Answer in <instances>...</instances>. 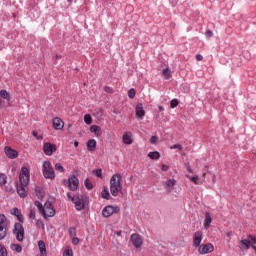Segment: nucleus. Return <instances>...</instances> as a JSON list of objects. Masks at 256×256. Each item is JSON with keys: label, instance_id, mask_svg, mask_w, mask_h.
Returning <instances> with one entry per match:
<instances>
[{"label": "nucleus", "instance_id": "32", "mask_svg": "<svg viewBox=\"0 0 256 256\" xmlns=\"http://www.w3.org/2000/svg\"><path fill=\"white\" fill-rule=\"evenodd\" d=\"M7 183V175L5 174H0V187H3Z\"/></svg>", "mask_w": 256, "mask_h": 256}, {"label": "nucleus", "instance_id": "15", "mask_svg": "<svg viewBox=\"0 0 256 256\" xmlns=\"http://www.w3.org/2000/svg\"><path fill=\"white\" fill-rule=\"evenodd\" d=\"M53 127L56 130H61V129H63V127H65V122H63V120H61V118L56 117L53 119Z\"/></svg>", "mask_w": 256, "mask_h": 256}, {"label": "nucleus", "instance_id": "24", "mask_svg": "<svg viewBox=\"0 0 256 256\" xmlns=\"http://www.w3.org/2000/svg\"><path fill=\"white\" fill-rule=\"evenodd\" d=\"M10 249L12 251H15L16 253H21L23 251V247L21 246V244H11Z\"/></svg>", "mask_w": 256, "mask_h": 256}, {"label": "nucleus", "instance_id": "22", "mask_svg": "<svg viewBox=\"0 0 256 256\" xmlns=\"http://www.w3.org/2000/svg\"><path fill=\"white\" fill-rule=\"evenodd\" d=\"M38 247L41 255H47V248L45 247V242L43 240L38 242Z\"/></svg>", "mask_w": 256, "mask_h": 256}, {"label": "nucleus", "instance_id": "62", "mask_svg": "<svg viewBox=\"0 0 256 256\" xmlns=\"http://www.w3.org/2000/svg\"><path fill=\"white\" fill-rule=\"evenodd\" d=\"M205 175H207L206 173L203 174V177H205Z\"/></svg>", "mask_w": 256, "mask_h": 256}, {"label": "nucleus", "instance_id": "37", "mask_svg": "<svg viewBox=\"0 0 256 256\" xmlns=\"http://www.w3.org/2000/svg\"><path fill=\"white\" fill-rule=\"evenodd\" d=\"M7 248H5L3 245H0V256H7Z\"/></svg>", "mask_w": 256, "mask_h": 256}, {"label": "nucleus", "instance_id": "28", "mask_svg": "<svg viewBox=\"0 0 256 256\" xmlns=\"http://www.w3.org/2000/svg\"><path fill=\"white\" fill-rule=\"evenodd\" d=\"M162 75L163 77L167 80V79H171V71L169 70V68H165L162 70Z\"/></svg>", "mask_w": 256, "mask_h": 256}, {"label": "nucleus", "instance_id": "46", "mask_svg": "<svg viewBox=\"0 0 256 256\" xmlns=\"http://www.w3.org/2000/svg\"><path fill=\"white\" fill-rule=\"evenodd\" d=\"M248 239H250V243H253V245H256V238L253 235H249Z\"/></svg>", "mask_w": 256, "mask_h": 256}, {"label": "nucleus", "instance_id": "6", "mask_svg": "<svg viewBox=\"0 0 256 256\" xmlns=\"http://www.w3.org/2000/svg\"><path fill=\"white\" fill-rule=\"evenodd\" d=\"M43 176L45 179H55V170L49 161L43 163Z\"/></svg>", "mask_w": 256, "mask_h": 256}, {"label": "nucleus", "instance_id": "34", "mask_svg": "<svg viewBox=\"0 0 256 256\" xmlns=\"http://www.w3.org/2000/svg\"><path fill=\"white\" fill-rule=\"evenodd\" d=\"M94 175H97L99 179H103V170L102 169H96L93 171Z\"/></svg>", "mask_w": 256, "mask_h": 256}, {"label": "nucleus", "instance_id": "10", "mask_svg": "<svg viewBox=\"0 0 256 256\" xmlns=\"http://www.w3.org/2000/svg\"><path fill=\"white\" fill-rule=\"evenodd\" d=\"M43 151L45 155H48V157H51V155H53V153L57 151V146L55 144L46 142L44 143Z\"/></svg>", "mask_w": 256, "mask_h": 256}, {"label": "nucleus", "instance_id": "49", "mask_svg": "<svg viewBox=\"0 0 256 256\" xmlns=\"http://www.w3.org/2000/svg\"><path fill=\"white\" fill-rule=\"evenodd\" d=\"M29 218L30 219H35V210H33V209L30 210Z\"/></svg>", "mask_w": 256, "mask_h": 256}, {"label": "nucleus", "instance_id": "20", "mask_svg": "<svg viewBox=\"0 0 256 256\" xmlns=\"http://www.w3.org/2000/svg\"><path fill=\"white\" fill-rule=\"evenodd\" d=\"M90 131L91 133H94L96 137H101V126L92 125Z\"/></svg>", "mask_w": 256, "mask_h": 256}, {"label": "nucleus", "instance_id": "39", "mask_svg": "<svg viewBox=\"0 0 256 256\" xmlns=\"http://www.w3.org/2000/svg\"><path fill=\"white\" fill-rule=\"evenodd\" d=\"M21 213V210L19 208H14L11 210V215H14V217H17Z\"/></svg>", "mask_w": 256, "mask_h": 256}, {"label": "nucleus", "instance_id": "30", "mask_svg": "<svg viewBox=\"0 0 256 256\" xmlns=\"http://www.w3.org/2000/svg\"><path fill=\"white\" fill-rule=\"evenodd\" d=\"M7 237V228H0V241Z\"/></svg>", "mask_w": 256, "mask_h": 256}, {"label": "nucleus", "instance_id": "21", "mask_svg": "<svg viewBox=\"0 0 256 256\" xmlns=\"http://www.w3.org/2000/svg\"><path fill=\"white\" fill-rule=\"evenodd\" d=\"M95 147H97V141L95 139H91L87 142L88 151H95Z\"/></svg>", "mask_w": 256, "mask_h": 256}, {"label": "nucleus", "instance_id": "53", "mask_svg": "<svg viewBox=\"0 0 256 256\" xmlns=\"http://www.w3.org/2000/svg\"><path fill=\"white\" fill-rule=\"evenodd\" d=\"M162 171H169V167L165 164L162 165Z\"/></svg>", "mask_w": 256, "mask_h": 256}, {"label": "nucleus", "instance_id": "9", "mask_svg": "<svg viewBox=\"0 0 256 256\" xmlns=\"http://www.w3.org/2000/svg\"><path fill=\"white\" fill-rule=\"evenodd\" d=\"M214 251H215V246H213L212 243L201 244L198 247V253L200 255H207L209 253H213Z\"/></svg>", "mask_w": 256, "mask_h": 256}, {"label": "nucleus", "instance_id": "17", "mask_svg": "<svg viewBox=\"0 0 256 256\" xmlns=\"http://www.w3.org/2000/svg\"><path fill=\"white\" fill-rule=\"evenodd\" d=\"M122 141L125 145H132L133 144V138H131V132H125Z\"/></svg>", "mask_w": 256, "mask_h": 256}, {"label": "nucleus", "instance_id": "2", "mask_svg": "<svg viewBox=\"0 0 256 256\" xmlns=\"http://www.w3.org/2000/svg\"><path fill=\"white\" fill-rule=\"evenodd\" d=\"M123 177L121 174H114L110 179V193L113 197H118L119 193L123 191V186L121 185Z\"/></svg>", "mask_w": 256, "mask_h": 256}, {"label": "nucleus", "instance_id": "41", "mask_svg": "<svg viewBox=\"0 0 256 256\" xmlns=\"http://www.w3.org/2000/svg\"><path fill=\"white\" fill-rule=\"evenodd\" d=\"M177 105H179V101L174 99L170 102V107L171 109H175V107H177Z\"/></svg>", "mask_w": 256, "mask_h": 256}, {"label": "nucleus", "instance_id": "36", "mask_svg": "<svg viewBox=\"0 0 256 256\" xmlns=\"http://www.w3.org/2000/svg\"><path fill=\"white\" fill-rule=\"evenodd\" d=\"M63 256H73V249L66 248L63 252Z\"/></svg>", "mask_w": 256, "mask_h": 256}, {"label": "nucleus", "instance_id": "14", "mask_svg": "<svg viewBox=\"0 0 256 256\" xmlns=\"http://www.w3.org/2000/svg\"><path fill=\"white\" fill-rule=\"evenodd\" d=\"M131 242L133 243L134 247H136V249H139V247L143 245V239H141L139 234H132Z\"/></svg>", "mask_w": 256, "mask_h": 256}, {"label": "nucleus", "instance_id": "33", "mask_svg": "<svg viewBox=\"0 0 256 256\" xmlns=\"http://www.w3.org/2000/svg\"><path fill=\"white\" fill-rule=\"evenodd\" d=\"M55 169L59 171V173H65V168H63V165H61V163H56Z\"/></svg>", "mask_w": 256, "mask_h": 256}, {"label": "nucleus", "instance_id": "31", "mask_svg": "<svg viewBox=\"0 0 256 256\" xmlns=\"http://www.w3.org/2000/svg\"><path fill=\"white\" fill-rule=\"evenodd\" d=\"M84 122L86 125H91L93 123V118L89 114H86L84 116Z\"/></svg>", "mask_w": 256, "mask_h": 256}, {"label": "nucleus", "instance_id": "51", "mask_svg": "<svg viewBox=\"0 0 256 256\" xmlns=\"http://www.w3.org/2000/svg\"><path fill=\"white\" fill-rule=\"evenodd\" d=\"M72 243H73V245H79V238L74 237V238L72 239Z\"/></svg>", "mask_w": 256, "mask_h": 256}, {"label": "nucleus", "instance_id": "40", "mask_svg": "<svg viewBox=\"0 0 256 256\" xmlns=\"http://www.w3.org/2000/svg\"><path fill=\"white\" fill-rule=\"evenodd\" d=\"M128 97L130 99H135V89L132 88L128 91Z\"/></svg>", "mask_w": 256, "mask_h": 256}, {"label": "nucleus", "instance_id": "23", "mask_svg": "<svg viewBox=\"0 0 256 256\" xmlns=\"http://www.w3.org/2000/svg\"><path fill=\"white\" fill-rule=\"evenodd\" d=\"M0 229H7V217L4 214H0Z\"/></svg>", "mask_w": 256, "mask_h": 256}, {"label": "nucleus", "instance_id": "25", "mask_svg": "<svg viewBox=\"0 0 256 256\" xmlns=\"http://www.w3.org/2000/svg\"><path fill=\"white\" fill-rule=\"evenodd\" d=\"M148 157L149 159H153V160L161 159V153H159L158 151L150 152L148 154Z\"/></svg>", "mask_w": 256, "mask_h": 256}, {"label": "nucleus", "instance_id": "19", "mask_svg": "<svg viewBox=\"0 0 256 256\" xmlns=\"http://www.w3.org/2000/svg\"><path fill=\"white\" fill-rule=\"evenodd\" d=\"M211 222H212L211 214H209V212H206L205 213L204 224H203L204 228L209 229V227H211Z\"/></svg>", "mask_w": 256, "mask_h": 256}, {"label": "nucleus", "instance_id": "3", "mask_svg": "<svg viewBox=\"0 0 256 256\" xmlns=\"http://www.w3.org/2000/svg\"><path fill=\"white\" fill-rule=\"evenodd\" d=\"M67 197L68 199H70V201H72V203H74L75 209H77V211H81L85 209V205L87 203V197L79 196V195L71 196V193L69 192L67 193Z\"/></svg>", "mask_w": 256, "mask_h": 256}, {"label": "nucleus", "instance_id": "29", "mask_svg": "<svg viewBox=\"0 0 256 256\" xmlns=\"http://www.w3.org/2000/svg\"><path fill=\"white\" fill-rule=\"evenodd\" d=\"M241 243L244 245L245 249H251V240L242 239Z\"/></svg>", "mask_w": 256, "mask_h": 256}, {"label": "nucleus", "instance_id": "56", "mask_svg": "<svg viewBox=\"0 0 256 256\" xmlns=\"http://www.w3.org/2000/svg\"><path fill=\"white\" fill-rule=\"evenodd\" d=\"M74 147H79V142L78 141L74 142Z\"/></svg>", "mask_w": 256, "mask_h": 256}, {"label": "nucleus", "instance_id": "58", "mask_svg": "<svg viewBox=\"0 0 256 256\" xmlns=\"http://www.w3.org/2000/svg\"><path fill=\"white\" fill-rule=\"evenodd\" d=\"M226 235H227V237H231V235H233V233L232 232H228Z\"/></svg>", "mask_w": 256, "mask_h": 256}, {"label": "nucleus", "instance_id": "11", "mask_svg": "<svg viewBox=\"0 0 256 256\" xmlns=\"http://www.w3.org/2000/svg\"><path fill=\"white\" fill-rule=\"evenodd\" d=\"M193 247H199L203 241V231H196L192 236Z\"/></svg>", "mask_w": 256, "mask_h": 256}, {"label": "nucleus", "instance_id": "44", "mask_svg": "<svg viewBox=\"0 0 256 256\" xmlns=\"http://www.w3.org/2000/svg\"><path fill=\"white\" fill-rule=\"evenodd\" d=\"M18 221H20V223H23V221H25V217L23 216V214L20 212L17 216Z\"/></svg>", "mask_w": 256, "mask_h": 256}, {"label": "nucleus", "instance_id": "59", "mask_svg": "<svg viewBox=\"0 0 256 256\" xmlns=\"http://www.w3.org/2000/svg\"><path fill=\"white\" fill-rule=\"evenodd\" d=\"M0 107H3V102L1 100V98H0Z\"/></svg>", "mask_w": 256, "mask_h": 256}, {"label": "nucleus", "instance_id": "42", "mask_svg": "<svg viewBox=\"0 0 256 256\" xmlns=\"http://www.w3.org/2000/svg\"><path fill=\"white\" fill-rule=\"evenodd\" d=\"M170 149H179V151H183V146L181 144H175L170 146Z\"/></svg>", "mask_w": 256, "mask_h": 256}, {"label": "nucleus", "instance_id": "7", "mask_svg": "<svg viewBox=\"0 0 256 256\" xmlns=\"http://www.w3.org/2000/svg\"><path fill=\"white\" fill-rule=\"evenodd\" d=\"M13 234L16 235L17 241L20 243L25 239V228H23V224L16 223L14 225Z\"/></svg>", "mask_w": 256, "mask_h": 256}, {"label": "nucleus", "instance_id": "50", "mask_svg": "<svg viewBox=\"0 0 256 256\" xmlns=\"http://www.w3.org/2000/svg\"><path fill=\"white\" fill-rule=\"evenodd\" d=\"M205 35H206V37L211 38V37H213V31L207 30L206 33H205Z\"/></svg>", "mask_w": 256, "mask_h": 256}, {"label": "nucleus", "instance_id": "27", "mask_svg": "<svg viewBox=\"0 0 256 256\" xmlns=\"http://www.w3.org/2000/svg\"><path fill=\"white\" fill-rule=\"evenodd\" d=\"M101 197L102 199H107L109 200L111 195L109 194V190L107 189V187H104L102 192H101Z\"/></svg>", "mask_w": 256, "mask_h": 256}, {"label": "nucleus", "instance_id": "35", "mask_svg": "<svg viewBox=\"0 0 256 256\" xmlns=\"http://www.w3.org/2000/svg\"><path fill=\"white\" fill-rule=\"evenodd\" d=\"M84 185H85L86 189H88L89 191H91V189H93V184L91 183V181H89V179L85 180Z\"/></svg>", "mask_w": 256, "mask_h": 256}, {"label": "nucleus", "instance_id": "16", "mask_svg": "<svg viewBox=\"0 0 256 256\" xmlns=\"http://www.w3.org/2000/svg\"><path fill=\"white\" fill-rule=\"evenodd\" d=\"M136 117H139V119H143L145 117V109H143V105L141 103H138L136 105Z\"/></svg>", "mask_w": 256, "mask_h": 256}, {"label": "nucleus", "instance_id": "43", "mask_svg": "<svg viewBox=\"0 0 256 256\" xmlns=\"http://www.w3.org/2000/svg\"><path fill=\"white\" fill-rule=\"evenodd\" d=\"M157 141H159V138H158L157 136H152V137L150 138V143H151L152 145H155V143H157Z\"/></svg>", "mask_w": 256, "mask_h": 256}, {"label": "nucleus", "instance_id": "55", "mask_svg": "<svg viewBox=\"0 0 256 256\" xmlns=\"http://www.w3.org/2000/svg\"><path fill=\"white\" fill-rule=\"evenodd\" d=\"M121 233H122V231L120 230V231H116V232H114V234L115 235H117V237H121Z\"/></svg>", "mask_w": 256, "mask_h": 256}, {"label": "nucleus", "instance_id": "54", "mask_svg": "<svg viewBox=\"0 0 256 256\" xmlns=\"http://www.w3.org/2000/svg\"><path fill=\"white\" fill-rule=\"evenodd\" d=\"M69 233L70 235H75V228H70Z\"/></svg>", "mask_w": 256, "mask_h": 256}, {"label": "nucleus", "instance_id": "47", "mask_svg": "<svg viewBox=\"0 0 256 256\" xmlns=\"http://www.w3.org/2000/svg\"><path fill=\"white\" fill-rule=\"evenodd\" d=\"M32 135H33V137H35L38 141H39L40 139H43L42 136H39V135L37 134V131H33V132H32Z\"/></svg>", "mask_w": 256, "mask_h": 256}, {"label": "nucleus", "instance_id": "18", "mask_svg": "<svg viewBox=\"0 0 256 256\" xmlns=\"http://www.w3.org/2000/svg\"><path fill=\"white\" fill-rule=\"evenodd\" d=\"M25 187L27 186H23V184L17 186V193L19 197H22V199H25V197H27V191L25 190Z\"/></svg>", "mask_w": 256, "mask_h": 256}, {"label": "nucleus", "instance_id": "26", "mask_svg": "<svg viewBox=\"0 0 256 256\" xmlns=\"http://www.w3.org/2000/svg\"><path fill=\"white\" fill-rule=\"evenodd\" d=\"M0 97H2V99H5L6 101H11V96L9 95V92H7V90H1Z\"/></svg>", "mask_w": 256, "mask_h": 256}, {"label": "nucleus", "instance_id": "5", "mask_svg": "<svg viewBox=\"0 0 256 256\" xmlns=\"http://www.w3.org/2000/svg\"><path fill=\"white\" fill-rule=\"evenodd\" d=\"M30 179L31 175L29 172V168L23 166L19 174L20 185H23V187H27V185H29Z\"/></svg>", "mask_w": 256, "mask_h": 256}, {"label": "nucleus", "instance_id": "63", "mask_svg": "<svg viewBox=\"0 0 256 256\" xmlns=\"http://www.w3.org/2000/svg\"><path fill=\"white\" fill-rule=\"evenodd\" d=\"M68 1L71 3L72 0H68Z\"/></svg>", "mask_w": 256, "mask_h": 256}, {"label": "nucleus", "instance_id": "8", "mask_svg": "<svg viewBox=\"0 0 256 256\" xmlns=\"http://www.w3.org/2000/svg\"><path fill=\"white\" fill-rule=\"evenodd\" d=\"M119 211H121V208H119V206L108 205L103 208L102 215L103 217H111V215H115V213H119Z\"/></svg>", "mask_w": 256, "mask_h": 256}, {"label": "nucleus", "instance_id": "1", "mask_svg": "<svg viewBox=\"0 0 256 256\" xmlns=\"http://www.w3.org/2000/svg\"><path fill=\"white\" fill-rule=\"evenodd\" d=\"M34 205L35 207H37L40 215H42L44 219H49V217H55V208L53 207V204H51V202H46L43 206L41 202L35 201Z\"/></svg>", "mask_w": 256, "mask_h": 256}, {"label": "nucleus", "instance_id": "38", "mask_svg": "<svg viewBox=\"0 0 256 256\" xmlns=\"http://www.w3.org/2000/svg\"><path fill=\"white\" fill-rule=\"evenodd\" d=\"M190 181H192L194 185H199V176L190 177Z\"/></svg>", "mask_w": 256, "mask_h": 256}, {"label": "nucleus", "instance_id": "52", "mask_svg": "<svg viewBox=\"0 0 256 256\" xmlns=\"http://www.w3.org/2000/svg\"><path fill=\"white\" fill-rule=\"evenodd\" d=\"M196 60L203 61V55H201V54L196 55Z\"/></svg>", "mask_w": 256, "mask_h": 256}, {"label": "nucleus", "instance_id": "13", "mask_svg": "<svg viewBox=\"0 0 256 256\" xmlns=\"http://www.w3.org/2000/svg\"><path fill=\"white\" fill-rule=\"evenodd\" d=\"M4 153L8 157V159H17V157H19V153L17 152V150H14L9 146H6L4 148Z\"/></svg>", "mask_w": 256, "mask_h": 256}, {"label": "nucleus", "instance_id": "61", "mask_svg": "<svg viewBox=\"0 0 256 256\" xmlns=\"http://www.w3.org/2000/svg\"><path fill=\"white\" fill-rule=\"evenodd\" d=\"M56 59H60V57H59V56H56Z\"/></svg>", "mask_w": 256, "mask_h": 256}, {"label": "nucleus", "instance_id": "48", "mask_svg": "<svg viewBox=\"0 0 256 256\" xmlns=\"http://www.w3.org/2000/svg\"><path fill=\"white\" fill-rule=\"evenodd\" d=\"M104 91H105L106 93H113V88H111V87H109V86H105V87H104Z\"/></svg>", "mask_w": 256, "mask_h": 256}, {"label": "nucleus", "instance_id": "4", "mask_svg": "<svg viewBox=\"0 0 256 256\" xmlns=\"http://www.w3.org/2000/svg\"><path fill=\"white\" fill-rule=\"evenodd\" d=\"M63 185L68 187L70 191H77V189H79V178H77L75 175H72L68 178V180H63Z\"/></svg>", "mask_w": 256, "mask_h": 256}, {"label": "nucleus", "instance_id": "45", "mask_svg": "<svg viewBox=\"0 0 256 256\" xmlns=\"http://www.w3.org/2000/svg\"><path fill=\"white\" fill-rule=\"evenodd\" d=\"M18 221H20V223H23V221H25V217L23 216V214L20 212L17 216Z\"/></svg>", "mask_w": 256, "mask_h": 256}, {"label": "nucleus", "instance_id": "57", "mask_svg": "<svg viewBox=\"0 0 256 256\" xmlns=\"http://www.w3.org/2000/svg\"><path fill=\"white\" fill-rule=\"evenodd\" d=\"M158 109H159V111H164L163 106H159Z\"/></svg>", "mask_w": 256, "mask_h": 256}, {"label": "nucleus", "instance_id": "60", "mask_svg": "<svg viewBox=\"0 0 256 256\" xmlns=\"http://www.w3.org/2000/svg\"><path fill=\"white\" fill-rule=\"evenodd\" d=\"M212 181H213V183H215V181H216V177L215 176H213Z\"/></svg>", "mask_w": 256, "mask_h": 256}, {"label": "nucleus", "instance_id": "12", "mask_svg": "<svg viewBox=\"0 0 256 256\" xmlns=\"http://www.w3.org/2000/svg\"><path fill=\"white\" fill-rule=\"evenodd\" d=\"M175 185H177V180L175 179H169L166 182H163L166 193H171L175 189Z\"/></svg>", "mask_w": 256, "mask_h": 256}, {"label": "nucleus", "instance_id": "64", "mask_svg": "<svg viewBox=\"0 0 256 256\" xmlns=\"http://www.w3.org/2000/svg\"><path fill=\"white\" fill-rule=\"evenodd\" d=\"M188 171H190V172H191V169H188Z\"/></svg>", "mask_w": 256, "mask_h": 256}]
</instances>
